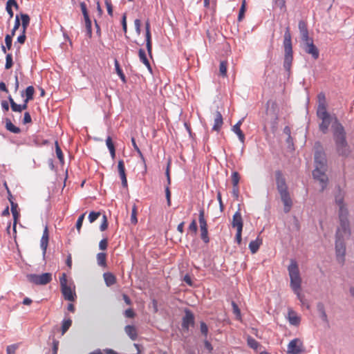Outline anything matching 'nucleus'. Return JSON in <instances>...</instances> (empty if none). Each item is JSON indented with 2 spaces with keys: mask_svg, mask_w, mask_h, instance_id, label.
I'll return each mask as SVG.
<instances>
[{
  "mask_svg": "<svg viewBox=\"0 0 354 354\" xmlns=\"http://www.w3.org/2000/svg\"><path fill=\"white\" fill-rule=\"evenodd\" d=\"M335 203L339 207L338 216L339 222L335 234L336 257L338 263L344 265L346 254L344 240L351 236L350 224L348 219V211L344 202V196L341 193L335 196Z\"/></svg>",
  "mask_w": 354,
  "mask_h": 354,
  "instance_id": "nucleus-1",
  "label": "nucleus"
},
{
  "mask_svg": "<svg viewBox=\"0 0 354 354\" xmlns=\"http://www.w3.org/2000/svg\"><path fill=\"white\" fill-rule=\"evenodd\" d=\"M326 158L324 153L317 151L315 154V169L313 171V176L315 180L319 181L321 192H323L328 185V179L326 174Z\"/></svg>",
  "mask_w": 354,
  "mask_h": 354,
  "instance_id": "nucleus-2",
  "label": "nucleus"
},
{
  "mask_svg": "<svg viewBox=\"0 0 354 354\" xmlns=\"http://www.w3.org/2000/svg\"><path fill=\"white\" fill-rule=\"evenodd\" d=\"M288 271L290 279V287L297 295L298 299L304 305L306 304L304 296L301 293V278L298 264L295 261H290V263L288 267Z\"/></svg>",
  "mask_w": 354,
  "mask_h": 354,
  "instance_id": "nucleus-3",
  "label": "nucleus"
},
{
  "mask_svg": "<svg viewBox=\"0 0 354 354\" xmlns=\"http://www.w3.org/2000/svg\"><path fill=\"white\" fill-rule=\"evenodd\" d=\"M276 184L277 190L280 194L281 201L283 203V211L288 213L292 206V201L288 190L286 179L281 171L275 172Z\"/></svg>",
  "mask_w": 354,
  "mask_h": 354,
  "instance_id": "nucleus-4",
  "label": "nucleus"
},
{
  "mask_svg": "<svg viewBox=\"0 0 354 354\" xmlns=\"http://www.w3.org/2000/svg\"><path fill=\"white\" fill-rule=\"evenodd\" d=\"M333 137L335 142L337 152L339 155L347 156L349 153V149L346 140V133L343 126L336 120L333 125Z\"/></svg>",
  "mask_w": 354,
  "mask_h": 354,
  "instance_id": "nucleus-5",
  "label": "nucleus"
},
{
  "mask_svg": "<svg viewBox=\"0 0 354 354\" xmlns=\"http://www.w3.org/2000/svg\"><path fill=\"white\" fill-rule=\"evenodd\" d=\"M284 62L283 66L286 70L290 71L293 59L291 34L289 26L286 27L283 39Z\"/></svg>",
  "mask_w": 354,
  "mask_h": 354,
  "instance_id": "nucleus-6",
  "label": "nucleus"
},
{
  "mask_svg": "<svg viewBox=\"0 0 354 354\" xmlns=\"http://www.w3.org/2000/svg\"><path fill=\"white\" fill-rule=\"evenodd\" d=\"M62 293L66 300L73 301L76 298V294L74 288L71 286V283H68L67 276L62 273L59 277Z\"/></svg>",
  "mask_w": 354,
  "mask_h": 354,
  "instance_id": "nucleus-7",
  "label": "nucleus"
},
{
  "mask_svg": "<svg viewBox=\"0 0 354 354\" xmlns=\"http://www.w3.org/2000/svg\"><path fill=\"white\" fill-rule=\"evenodd\" d=\"M317 115L322 120L319 125L320 131L323 133H326L331 123V118L324 105L317 109Z\"/></svg>",
  "mask_w": 354,
  "mask_h": 354,
  "instance_id": "nucleus-8",
  "label": "nucleus"
},
{
  "mask_svg": "<svg viewBox=\"0 0 354 354\" xmlns=\"http://www.w3.org/2000/svg\"><path fill=\"white\" fill-rule=\"evenodd\" d=\"M198 222L201 231V238L205 243L209 242L208 236L207 223L205 218V211L203 209H200L198 214Z\"/></svg>",
  "mask_w": 354,
  "mask_h": 354,
  "instance_id": "nucleus-9",
  "label": "nucleus"
},
{
  "mask_svg": "<svg viewBox=\"0 0 354 354\" xmlns=\"http://www.w3.org/2000/svg\"><path fill=\"white\" fill-rule=\"evenodd\" d=\"M28 280L36 285H46L52 281V274L49 272L41 274H29Z\"/></svg>",
  "mask_w": 354,
  "mask_h": 354,
  "instance_id": "nucleus-10",
  "label": "nucleus"
},
{
  "mask_svg": "<svg viewBox=\"0 0 354 354\" xmlns=\"http://www.w3.org/2000/svg\"><path fill=\"white\" fill-rule=\"evenodd\" d=\"M303 342L299 338L292 339L288 345L287 352L289 354H300L303 351Z\"/></svg>",
  "mask_w": 354,
  "mask_h": 354,
  "instance_id": "nucleus-11",
  "label": "nucleus"
},
{
  "mask_svg": "<svg viewBox=\"0 0 354 354\" xmlns=\"http://www.w3.org/2000/svg\"><path fill=\"white\" fill-rule=\"evenodd\" d=\"M268 108L266 111V115L268 117L271 116L272 119H274V122L272 125V129L275 130L277 125V120H278V116H277V104L274 101H268L267 102Z\"/></svg>",
  "mask_w": 354,
  "mask_h": 354,
  "instance_id": "nucleus-12",
  "label": "nucleus"
},
{
  "mask_svg": "<svg viewBox=\"0 0 354 354\" xmlns=\"http://www.w3.org/2000/svg\"><path fill=\"white\" fill-rule=\"evenodd\" d=\"M194 324V314L189 309L185 310V316L182 320V328L188 330L190 326H193Z\"/></svg>",
  "mask_w": 354,
  "mask_h": 354,
  "instance_id": "nucleus-13",
  "label": "nucleus"
},
{
  "mask_svg": "<svg viewBox=\"0 0 354 354\" xmlns=\"http://www.w3.org/2000/svg\"><path fill=\"white\" fill-rule=\"evenodd\" d=\"M118 170L122 180V185L124 187H127V179L125 172L124 162L122 160H120L118 164Z\"/></svg>",
  "mask_w": 354,
  "mask_h": 354,
  "instance_id": "nucleus-14",
  "label": "nucleus"
},
{
  "mask_svg": "<svg viewBox=\"0 0 354 354\" xmlns=\"http://www.w3.org/2000/svg\"><path fill=\"white\" fill-rule=\"evenodd\" d=\"M304 49L306 53L311 55L315 59H318L319 55V50L314 45L313 41L304 44Z\"/></svg>",
  "mask_w": 354,
  "mask_h": 354,
  "instance_id": "nucleus-15",
  "label": "nucleus"
},
{
  "mask_svg": "<svg viewBox=\"0 0 354 354\" xmlns=\"http://www.w3.org/2000/svg\"><path fill=\"white\" fill-rule=\"evenodd\" d=\"M232 225L236 230H243V223L241 214L239 210L236 211L232 217Z\"/></svg>",
  "mask_w": 354,
  "mask_h": 354,
  "instance_id": "nucleus-16",
  "label": "nucleus"
},
{
  "mask_svg": "<svg viewBox=\"0 0 354 354\" xmlns=\"http://www.w3.org/2000/svg\"><path fill=\"white\" fill-rule=\"evenodd\" d=\"M8 100H9L11 109L14 112L21 113L24 110H26L28 108V105L26 104H17L10 95L8 96Z\"/></svg>",
  "mask_w": 354,
  "mask_h": 354,
  "instance_id": "nucleus-17",
  "label": "nucleus"
},
{
  "mask_svg": "<svg viewBox=\"0 0 354 354\" xmlns=\"http://www.w3.org/2000/svg\"><path fill=\"white\" fill-rule=\"evenodd\" d=\"M214 123L212 127V130L218 132L220 131L223 124V116L220 111H216L214 113Z\"/></svg>",
  "mask_w": 354,
  "mask_h": 354,
  "instance_id": "nucleus-18",
  "label": "nucleus"
},
{
  "mask_svg": "<svg viewBox=\"0 0 354 354\" xmlns=\"http://www.w3.org/2000/svg\"><path fill=\"white\" fill-rule=\"evenodd\" d=\"M48 240H49V233H48V227L46 226L44 230L43 234H42V236H41V239L40 241V246L43 250L44 254H45V253L46 252V249H47L48 244Z\"/></svg>",
  "mask_w": 354,
  "mask_h": 354,
  "instance_id": "nucleus-19",
  "label": "nucleus"
},
{
  "mask_svg": "<svg viewBox=\"0 0 354 354\" xmlns=\"http://www.w3.org/2000/svg\"><path fill=\"white\" fill-rule=\"evenodd\" d=\"M11 212L13 216V230L15 232H16V226L17 223L19 219V217L20 216L19 211L17 210L18 205L17 203H15L14 201H11Z\"/></svg>",
  "mask_w": 354,
  "mask_h": 354,
  "instance_id": "nucleus-20",
  "label": "nucleus"
},
{
  "mask_svg": "<svg viewBox=\"0 0 354 354\" xmlns=\"http://www.w3.org/2000/svg\"><path fill=\"white\" fill-rule=\"evenodd\" d=\"M288 318L290 324L292 325L297 326L300 323V317L292 309L288 310Z\"/></svg>",
  "mask_w": 354,
  "mask_h": 354,
  "instance_id": "nucleus-21",
  "label": "nucleus"
},
{
  "mask_svg": "<svg viewBox=\"0 0 354 354\" xmlns=\"http://www.w3.org/2000/svg\"><path fill=\"white\" fill-rule=\"evenodd\" d=\"M103 277H104V282H105L106 286H108V287H110V286L114 285L117 281V279H116L115 276L113 273L109 272L104 273Z\"/></svg>",
  "mask_w": 354,
  "mask_h": 354,
  "instance_id": "nucleus-22",
  "label": "nucleus"
},
{
  "mask_svg": "<svg viewBox=\"0 0 354 354\" xmlns=\"http://www.w3.org/2000/svg\"><path fill=\"white\" fill-rule=\"evenodd\" d=\"M242 124V121L239 120L235 125L232 127V131L238 136L240 141L243 143L245 140V135L241 129V125Z\"/></svg>",
  "mask_w": 354,
  "mask_h": 354,
  "instance_id": "nucleus-23",
  "label": "nucleus"
},
{
  "mask_svg": "<svg viewBox=\"0 0 354 354\" xmlns=\"http://www.w3.org/2000/svg\"><path fill=\"white\" fill-rule=\"evenodd\" d=\"M124 331L127 335L132 339L136 340L138 337L137 330L134 326L127 325L124 328Z\"/></svg>",
  "mask_w": 354,
  "mask_h": 354,
  "instance_id": "nucleus-24",
  "label": "nucleus"
},
{
  "mask_svg": "<svg viewBox=\"0 0 354 354\" xmlns=\"http://www.w3.org/2000/svg\"><path fill=\"white\" fill-rule=\"evenodd\" d=\"M262 244V240L259 238H257L254 241H252L249 244V248L252 254L256 253L260 245Z\"/></svg>",
  "mask_w": 354,
  "mask_h": 354,
  "instance_id": "nucleus-25",
  "label": "nucleus"
},
{
  "mask_svg": "<svg viewBox=\"0 0 354 354\" xmlns=\"http://www.w3.org/2000/svg\"><path fill=\"white\" fill-rule=\"evenodd\" d=\"M35 93V88L32 86H28L25 91H21V95L22 97L25 96V97L27 98V100H33Z\"/></svg>",
  "mask_w": 354,
  "mask_h": 354,
  "instance_id": "nucleus-26",
  "label": "nucleus"
},
{
  "mask_svg": "<svg viewBox=\"0 0 354 354\" xmlns=\"http://www.w3.org/2000/svg\"><path fill=\"white\" fill-rule=\"evenodd\" d=\"M140 60L147 66V68L151 71L150 63L147 57L145 51L143 49H140L138 52Z\"/></svg>",
  "mask_w": 354,
  "mask_h": 354,
  "instance_id": "nucleus-27",
  "label": "nucleus"
},
{
  "mask_svg": "<svg viewBox=\"0 0 354 354\" xmlns=\"http://www.w3.org/2000/svg\"><path fill=\"white\" fill-rule=\"evenodd\" d=\"M6 129L14 133H19L21 132V129L19 127L15 126L10 119H6Z\"/></svg>",
  "mask_w": 354,
  "mask_h": 354,
  "instance_id": "nucleus-28",
  "label": "nucleus"
},
{
  "mask_svg": "<svg viewBox=\"0 0 354 354\" xmlns=\"http://www.w3.org/2000/svg\"><path fill=\"white\" fill-rule=\"evenodd\" d=\"M97 264L103 268L106 267V254L104 252H100L97 254Z\"/></svg>",
  "mask_w": 354,
  "mask_h": 354,
  "instance_id": "nucleus-29",
  "label": "nucleus"
},
{
  "mask_svg": "<svg viewBox=\"0 0 354 354\" xmlns=\"http://www.w3.org/2000/svg\"><path fill=\"white\" fill-rule=\"evenodd\" d=\"M22 30L26 33V29L30 23V17L27 14H21Z\"/></svg>",
  "mask_w": 354,
  "mask_h": 354,
  "instance_id": "nucleus-30",
  "label": "nucleus"
},
{
  "mask_svg": "<svg viewBox=\"0 0 354 354\" xmlns=\"http://www.w3.org/2000/svg\"><path fill=\"white\" fill-rule=\"evenodd\" d=\"M106 146L110 151L111 156L113 158L115 156V149L112 141V139L110 136H109L106 140Z\"/></svg>",
  "mask_w": 354,
  "mask_h": 354,
  "instance_id": "nucleus-31",
  "label": "nucleus"
},
{
  "mask_svg": "<svg viewBox=\"0 0 354 354\" xmlns=\"http://www.w3.org/2000/svg\"><path fill=\"white\" fill-rule=\"evenodd\" d=\"M115 67L117 74L119 75L123 82H126V78L122 70L120 68V64L117 59L115 60Z\"/></svg>",
  "mask_w": 354,
  "mask_h": 354,
  "instance_id": "nucleus-32",
  "label": "nucleus"
},
{
  "mask_svg": "<svg viewBox=\"0 0 354 354\" xmlns=\"http://www.w3.org/2000/svg\"><path fill=\"white\" fill-rule=\"evenodd\" d=\"M317 310L320 313L321 318L322 319V320L324 322H327L328 317H327V315L325 311V308H324V304L322 303H319L317 304Z\"/></svg>",
  "mask_w": 354,
  "mask_h": 354,
  "instance_id": "nucleus-33",
  "label": "nucleus"
},
{
  "mask_svg": "<svg viewBox=\"0 0 354 354\" xmlns=\"http://www.w3.org/2000/svg\"><path fill=\"white\" fill-rule=\"evenodd\" d=\"M227 61H221L220 62L219 73H220V75L223 77L227 76Z\"/></svg>",
  "mask_w": 354,
  "mask_h": 354,
  "instance_id": "nucleus-34",
  "label": "nucleus"
},
{
  "mask_svg": "<svg viewBox=\"0 0 354 354\" xmlns=\"http://www.w3.org/2000/svg\"><path fill=\"white\" fill-rule=\"evenodd\" d=\"M247 342L248 345L254 350H257L260 346L259 343L256 339L251 337H249L248 338Z\"/></svg>",
  "mask_w": 354,
  "mask_h": 354,
  "instance_id": "nucleus-35",
  "label": "nucleus"
},
{
  "mask_svg": "<svg viewBox=\"0 0 354 354\" xmlns=\"http://www.w3.org/2000/svg\"><path fill=\"white\" fill-rule=\"evenodd\" d=\"M55 152H56L57 157L58 158V159L59 160V161L61 162H64V155H63L62 149L58 144V142L55 141Z\"/></svg>",
  "mask_w": 354,
  "mask_h": 354,
  "instance_id": "nucleus-36",
  "label": "nucleus"
},
{
  "mask_svg": "<svg viewBox=\"0 0 354 354\" xmlns=\"http://www.w3.org/2000/svg\"><path fill=\"white\" fill-rule=\"evenodd\" d=\"M273 3L275 6L280 8V10L286 11V0H272Z\"/></svg>",
  "mask_w": 354,
  "mask_h": 354,
  "instance_id": "nucleus-37",
  "label": "nucleus"
},
{
  "mask_svg": "<svg viewBox=\"0 0 354 354\" xmlns=\"http://www.w3.org/2000/svg\"><path fill=\"white\" fill-rule=\"evenodd\" d=\"M240 180V176L237 171H234L232 174V183L233 187L239 186V183Z\"/></svg>",
  "mask_w": 354,
  "mask_h": 354,
  "instance_id": "nucleus-38",
  "label": "nucleus"
},
{
  "mask_svg": "<svg viewBox=\"0 0 354 354\" xmlns=\"http://www.w3.org/2000/svg\"><path fill=\"white\" fill-rule=\"evenodd\" d=\"M72 324V321L70 319H65L63 321L62 326V334H64Z\"/></svg>",
  "mask_w": 354,
  "mask_h": 354,
  "instance_id": "nucleus-39",
  "label": "nucleus"
},
{
  "mask_svg": "<svg viewBox=\"0 0 354 354\" xmlns=\"http://www.w3.org/2000/svg\"><path fill=\"white\" fill-rule=\"evenodd\" d=\"M85 26L86 29L87 35L89 37H91L92 35V28H91V21L90 18L84 19Z\"/></svg>",
  "mask_w": 354,
  "mask_h": 354,
  "instance_id": "nucleus-40",
  "label": "nucleus"
},
{
  "mask_svg": "<svg viewBox=\"0 0 354 354\" xmlns=\"http://www.w3.org/2000/svg\"><path fill=\"white\" fill-rule=\"evenodd\" d=\"M188 230L189 232H191L192 234H194V235L196 234L197 230H198V227H197V223H196V221L195 219H193L192 221L191 222V223L189 224V225L188 227Z\"/></svg>",
  "mask_w": 354,
  "mask_h": 354,
  "instance_id": "nucleus-41",
  "label": "nucleus"
},
{
  "mask_svg": "<svg viewBox=\"0 0 354 354\" xmlns=\"http://www.w3.org/2000/svg\"><path fill=\"white\" fill-rule=\"evenodd\" d=\"M131 222L133 224H136L138 223L137 207L135 205L133 206L132 211H131Z\"/></svg>",
  "mask_w": 354,
  "mask_h": 354,
  "instance_id": "nucleus-42",
  "label": "nucleus"
},
{
  "mask_svg": "<svg viewBox=\"0 0 354 354\" xmlns=\"http://www.w3.org/2000/svg\"><path fill=\"white\" fill-rule=\"evenodd\" d=\"M13 65L12 56L11 54L8 53L6 57V69H10Z\"/></svg>",
  "mask_w": 354,
  "mask_h": 354,
  "instance_id": "nucleus-43",
  "label": "nucleus"
},
{
  "mask_svg": "<svg viewBox=\"0 0 354 354\" xmlns=\"http://www.w3.org/2000/svg\"><path fill=\"white\" fill-rule=\"evenodd\" d=\"M300 34H301V40L304 42V45L313 41V39L309 37L308 31L306 32H302Z\"/></svg>",
  "mask_w": 354,
  "mask_h": 354,
  "instance_id": "nucleus-44",
  "label": "nucleus"
},
{
  "mask_svg": "<svg viewBox=\"0 0 354 354\" xmlns=\"http://www.w3.org/2000/svg\"><path fill=\"white\" fill-rule=\"evenodd\" d=\"M217 0H204V6L205 8L212 7L215 9L216 7Z\"/></svg>",
  "mask_w": 354,
  "mask_h": 354,
  "instance_id": "nucleus-45",
  "label": "nucleus"
},
{
  "mask_svg": "<svg viewBox=\"0 0 354 354\" xmlns=\"http://www.w3.org/2000/svg\"><path fill=\"white\" fill-rule=\"evenodd\" d=\"M245 12V1H243L242 3L241 7L240 8L239 16H238V20L239 21L243 19Z\"/></svg>",
  "mask_w": 354,
  "mask_h": 354,
  "instance_id": "nucleus-46",
  "label": "nucleus"
},
{
  "mask_svg": "<svg viewBox=\"0 0 354 354\" xmlns=\"http://www.w3.org/2000/svg\"><path fill=\"white\" fill-rule=\"evenodd\" d=\"M100 216V212H90V214L88 215V220H89L90 223H93L95 221H96Z\"/></svg>",
  "mask_w": 354,
  "mask_h": 354,
  "instance_id": "nucleus-47",
  "label": "nucleus"
},
{
  "mask_svg": "<svg viewBox=\"0 0 354 354\" xmlns=\"http://www.w3.org/2000/svg\"><path fill=\"white\" fill-rule=\"evenodd\" d=\"M319 104L317 109H319L322 105H324L326 108V99L324 93H319L318 95Z\"/></svg>",
  "mask_w": 354,
  "mask_h": 354,
  "instance_id": "nucleus-48",
  "label": "nucleus"
},
{
  "mask_svg": "<svg viewBox=\"0 0 354 354\" xmlns=\"http://www.w3.org/2000/svg\"><path fill=\"white\" fill-rule=\"evenodd\" d=\"M80 8H81V10L83 14V16H84V19L89 18L88 13L87 11L86 5L84 2L80 3Z\"/></svg>",
  "mask_w": 354,
  "mask_h": 354,
  "instance_id": "nucleus-49",
  "label": "nucleus"
},
{
  "mask_svg": "<svg viewBox=\"0 0 354 354\" xmlns=\"http://www.w3.org/2000/svg\"><path fill=\"white\" fill-rule=\"evenodd\" d=\"M107 227H108L107 218H106V216L104 214L102 216V221L100 225V229L101 231H104L107 229Z\"/></svg>",
  "mask_w": 354,
  "mask_h": 354,
  "instance_id": "nucleus-50",
  "label": "nucleus"
},
{
  "mask_svg": "<svg viewBox=\"0 0 354 354\" xmlns=\"http://www.w3.org/2000/svg\"><path fill=\"white\" fill-rule=\"evenodd\" d=\"M14 35H7L5 37V43H6V47L8 48V50H10L11 48V46H12V37Z\"/></svg>",
  "mask_w": 354,
  "mask_h": 354,
  "instance_id": "nucleus-51",
  "label": "nucleus"
},
{
  "mask_svg": "<svg viewBox=\"0 0 354 354\" xmlns=\"http://www.w3.org/2000/svg\"><path fill=\"white\" fill-rule=\"evenodd\" d=\"M84 216H85V214H82V215H80L77 221V223H76V228L77 230H78V232L80 231V229L82 226V223H83V221L84 219Z\"/></svg>",
  "mask_w": 354,
  "mask_h": 354,
  "instance_id": "nucleus-52",
  "label": "nucleus"
},
{
  "mask_svg": "<svg viewBox=\"0 0 354 354\" xmlns=\"http://www.w3.org/2000/svg\"><path fill=\"white\" fill-rule=\"evenodd\" d=\"M200 328H201V333L203 335H204L205 337H206L207 336V333H208V327H207V324L205 322H202L200 324Z\"/></svg>",
  "mask_w": 354,
  "mask_h": 354,
  "instance_id": "nucleus-53",
  "label": "nucleus"
},
{
  "mask_svg": "<svg viewBox=\"0 0 354 354\" xmlns=\"http://www.w3.org/2000/svg\"><path fill=\"white\" fill-rule=\"evenodd\" d=\"M146 37V47L149 55L151 54L152 50V44H151V37Z\"/></svg>",
  "mask_w": 354,
  "mask_h": 354,
  "instance_id": "nucleus-54",
  "label": "nucleus"
},
{
  "mask_svg": "<svg viewBox=\"0 0 354 354\" xmlns=\"http://www.w3.org/2000/svg\"><path fill=\"white\" fill-rule=\"evenodd\" d=\"M17 344H12L7 346L6 352L7 354H15L16 350L17 349Z\"/></svg>",
  "mask_w": 354,
  "mask_h": 354,
  "instance_id": "nucleus-55",
  "label": "nucleus"
},
{
  "mask_svg": "<svg viewBox=\"0 0 354 354\" xmlns=\"http://www.w3.org/2000/svg\"><path fill=\"white\" fill-rule=\"evenodd\" d=\"M299 29L300 33L308 32L307 25L306 23L304 21H300L299 22Z\"/></svg>",
  "mask_w": 354,
  "mask_h": 354,
  "instance_id": "nucleus-56",
  "label": "nucleus"
},
{
  "mask_svg": "<svg viewBox=\"0 0 354 354\" xmlns=\"http://www.w3.org/2000/svg\"><path fill=\"white\" fill-rule=\"evenodd\" d=\"M19 26H20V21H19V16L17 15L15 17V25H14L13 29L12 30V35H15V31L19 28Z\"/></svg>",
  "mask_w": 354,
  "mask_h": 354,
  "instance_id": "nucleus-57",
  "label": "nucleus"
},
{
  "mask_svg": "<svg viewBox=\"0 0 354 354\" xmlns=\"http://www.w3.org/2000/svg\"><path fill=\"white\" fill-rule=\"evenodd\" d=\"M165 196L168 206H171V192L169 185L165 187Z\"/></svg>",
  "mask_w": 354,
  "mask_h": 354,
  "instance_id": "nucleus-58",
  "label": "nucleus"
},
{
  "mask_svg": "<svg viewBox=\"0 0 354 354\" xmlns=\"http://www.w3.org/2000/svg\"><path fill=\"white\" fill-rule=\"evenodd\" d=\"M124 316L128 318H133L136 314L132 308H128L124 311Z\"/></svg>",
  "mask_w": 354,
  "mask_h": 354,
  "instance_id": "nucleus-59",
  "label": "nucleus"
},
{
  "mask_svg": "<svg viewBox=\"0 0 354 354\" xmlns=\"http://www.w3.org/2000/svg\"><path fill=\"white\" fill-rule=\"evenodd\" d=\"M134 26H135V29H136V32L138 35H140V26H141V21L138 19H136L135 21H134Z\"/></svg>",
  "mask_w": 354,
  "mask_h": 354,
  "instance_id": "nucleus-60",
  "label": "nucleus"
},
{
  "mask_svg": "<svg viewBox=\"0 0 354 354\" xmlns=\"http://www.w3.org/2000/svg\"><path fill=\"white\" fill-rule=\"evenodd\" d=\"M108 246V241L106 239H104L100 241L99 248L102 250H104L106 249Z\"/></svg>",
  "mask_w": 354,
  "mask_h": 354,
  "instance_id": "nucleus-61",
  "label": "nucleus"
},
{
  "mask_svg": "<svg viewBox=\"0 0 354 354\" xmlns=\"http://www.w3.org/2000/svg\"><path fill=\"white\" fill-rule=\"evenodd\" d=\"M9 100H2L1 102V108L4 112H8L9 111Z\"/></svg>",
  "mask_w": 354,
  "mask_h": 354,
  "instance_id": "nucleus-62",
  "label": "nucleus"
},
{
  "mask_svg": "<svg viewBox=\"0 0 354 354\" xmlns=\"http://www.w3.org/2000/svg\"><path fill=\"white\" fill-rule=\"evenodd\" d=\"M232 308H233V312L234 313L238 316V317H240L241 316V312H240V310L237 306V304L234 302V301H232Z\"/></svg>",
  "mask_w": 354,
  "mask_h": 354,
  "instance_id": "nucleus-63",
  "label": "nucleus"
},
{
  "mask_svg": "<svg viewBox=\"0 0 354 354\" xmlns=\"http://www.w3.org/2000/svg\"><path fill=\"white\" fill-rule=\"evenodd\" d=\"M58 346L59 341L54 339L53 341V354H57Z\"/></svg>",
  "mask_w": 354,
  "mask_h": 354,
  "instance_id": "nucleus-64",
  "label": "nucleus"
}]
</instances>
